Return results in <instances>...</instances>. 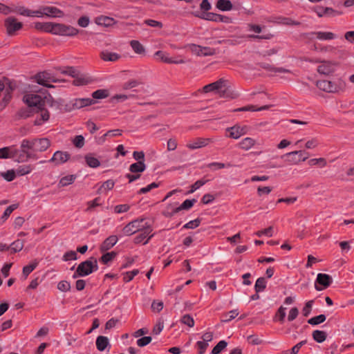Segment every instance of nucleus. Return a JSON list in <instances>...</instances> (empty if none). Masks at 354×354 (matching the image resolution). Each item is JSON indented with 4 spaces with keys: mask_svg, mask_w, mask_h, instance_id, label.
<instances>
[{
    "mask_svg": "<svg viewBox=\"0 0 354 354\" xmlns=\"http://www.w3.org/2000/svg\"><path fill=\"white\" fill-rule=\"evenodd\" d=\"M98 269L97 261L95 257H91L89 259L84 261L80 263L76 269V271L73 275V278L75 279L79 277L87 276L91 274L93 271Z\"/></svg>",
    "mask_w": 354,
    "mask_h": 354,
    "instance_id": "f257e3e1",
    "label": "nucleus"
},
{
    "mask_svg": "<svg viewBox=\"0 0 354 354\" xmlns=\"http://www.w3.org/2000/svg\"><path fill=\"white\" fill-rule=\"evenodd\" d=\"M316 86L324 92L335 93L344 91L346 85L342 80H338L337 82L323 80L317 81Z\"/></svg>",
    "mask_w": 354,
    "mask_h": 354,
    "instance_id": "f03ea898",
    "label": "nucleus"
},
{
    "mask_svg": "<svg viewBox=\"0 0 354 354\" xmlns=\"http://www.w3.org/2000/svg\"><path fill=\"white\" fill-rule=\"evenodd\" d=\"M79 32V30L69 25L59 23H52L51 34L62 36L73 37Z\"/></svg>",
    "mask_w": 354,
    "mask_h": 354,
    "instance_id": "7ed1b4c3",
    "label": "nucleus"
},
{
    "mask_svg": "<svg viewBox=\"0 0 354 354\" xmlns=\"http://www.w3.org/2000/svg\"><path fill=\"white\" fill-rule=\"evenodd\" d=\"M24 101L28 107L38 113L45 106V101L41 96L36 94H28L24 97Z\"/></svg>",
    "mask_w": 354,
    "mask_h": 354,
    "instance_id": "20e7f679",
    "label": "nucleus"
},
{
    "mask_svg": "<svg viewBox=\"0 0 354 354\" xmlns=\"http://www.w3.org/2000/svg\"><path fill=\"white\" fill-rule=\"evenodd\" d=\"M227 80L221 78L218 80L205 85L203 88V91L205 93H209L211 91H216L221 97H223L226 93V86H227Z\"/></svg>",
    "mask_w": 354,
    "mask_h": 354,
    "instance_id": "39448f33",
    "label": "nucleus"
},
{
    "mask_svg": "<svg viewBox=\"0 0 354 354\" xmlns=\"http://www.w3.org/2000/svg\"><path fill=\"white\" fill-rule=\"evenodd\" d=\"M33 78L37 84L47 88L54 87L52 84H50V82H59V80L55 79L50 73L46 71L37 73Z\"/></svg>",
    "mask_w": 354,
    "mask_h": 354,
    "instance_id": "423d86ee",
    "label": "nucleus"
},
{
    "mask_svg": "<svg viewBox=\"0 0 354 354\" xmlns=\"http://www.w3.org/2000/svg\"><path fill=\"white\" fill-rule=\"evenodd\" d=\"M315 62L321 64L317 67V71L319 74H322L324 75H329L335 72V67L338 65V63L336 62L321 59H316Z\"/></svg>",
    "mask_w": 354,
    "mask_h": 354,
    "instance_id": "0eeeda50",
    "label": "nucleus"
},
{
    "mask_svg": "<svg viewBox=\"0 0 354 354\" xmlns=\"http://www.w3.org/2000/svg\"><path fill=\"white\" fill-rule=\"evenodd\" d=\"M333 282L332 277L327 274L319 273L317 274L315 284L317 290L321 291L324 288H327Z\"/></svg>",
    "mask_w": 354,
    "mask_h": 354,
    "instance_id": "6e6552de",
    "label": "nucleus"
},
{
    "mask_svg": "<svg viewBox=\"0 0 354 354\" xmlns=\"http://www.w3.org/2000/svg\"><path fill=\"white\" fill-rule=\"evenodd\" d=\"M4 25L9 36L14 35L15 32L20 30L23 26L22 23L18 22L17 19L12 17H8L4 21Z\"/></svg>",
    "mask_w": 354,
    "mask_h": 354,
    "instance_id": "1a4fd4ad",
    "label": "nucleus"
},
{
    "mask_svg": "<svg viewBox=\"0 0 354 354\" xmlns=\"http://www.w3.org/2000/svg\"><path fill=\"white\" fill-rule=\"evenodd\" d=\"M144 218L140 219H136L134 221H132L131 222L129 223L127 225H126L124 228L122 229L123 233L127 236H130L138 231L141 230L143 225H141V223L143 222Z\"/></svg>",
    "mask_w": 354,
    "mask_h": 354,
    "instance_id": "9d476101",
    "label": "nucleus"
},
{
    "mask_svg": "<svg viewBox=\"0 0 354 354\" xmlns=\"http://www.w3.org/2000/svg\"><path fill=\"white\" fill-rule=\"evenodd\" d=\"M50 145L51 142L47 138L33 139L34 151L35 152L45 151L50 147Z\"/></svg>",
    "mask_w": 354,
    "mask_h": 354,
    "instance_id": "9b49d317",
    "label": "nucleus"
},
{
    "mask_svg": "<svg viewBox=\"0 0 354 354\" xmlns=\"http://www.w3.org/2000/svg\"><path fill=\"white\" fill-rule=\"evenodd\" d=\"M71 158V155L67 151H57L54 153L53 157L48 160L58 165L67 162Z\"/></svg>",
    "mask_w": 354,
    "mask_h": 354,
    "instance_id": "f8f14e48",
    "label": "nucleus"
},
{
    "mask_svg": "<svg viewBox=\"0 0 354 354\" xmlns=\"http://www.w3.org/2000/svg\"><path fill=\"white\" fill-rule=\"evenodd\" d=\"M190 49L193 53L198 56H209L215 54L214 49L209 47H202L196 44H192Z\"/></svg>",
    "mask_w": 354,
    "mask_h": 354,
    "instance_id": "ddd939ff",
    "label": "nucleus"
},
{
    "mask_svg": "<svg viewBox=\"0 0 354 354\" xmlns=\"http://www.w3.org/2000/svg\"><path fill=\"white\" fill-rule=\"evenodd\" d=\"M155 57H157L160 61L167 64H184L185 61L183 58L174 59L169 57L168 54L164 51L158 50L155 53Z\"/></svg>",
    "mask_w": 354,
    "mask_h": 354,
    "instance_id": "4468645a",
    "label": "nucleus"
},
{
    "mask_svg": "<svg viewBox=\"0 0 354 354\" xmlns=\"http://www.w3.org/2000/svg\"><path fill=\"white\" fill-rule=\"evenodd\" d=\"M281 158L283 159L285 162L290 165H297L301 161H305L308 159V156H306L304 158H299L297 153L294 151L283 155Z\"/></svg>",
    "mask_w": 354,
    "mask_h": 354,
    "instance_id": "2eb2a0df",
    "label": "nucleus"
},
{
    "mask_svg": "<svg viewBox=\"0 0 354 354\" xmlns=\"http://www.w3.org/2000/svg\"><path fill=\"white\" fill-rule=\"evenodd\" d=\"M209 142L210 139L209 138H198L188 142L186 147L189 149L194 150L207 146Z\"/></svg>",
    "mask_w": 354,
    "mask_h": 354,
    "instance_id": "dca6fc26",
    "label": "nucleus"
},
{
    "mask_svg": "<svg viewBox=\"0 0 354 354\" xmlns=\"http://www.w3.org/2000/svg\"><path fill=\"white\" fill-rule=\"evenodd\" d=\"M35 114H37V118L33 122L34 125L35 126H40L44 122L48 121L50 118L49 112L47 109H44V106L39 110L38 113H35Z\"/></svg>",
    "mask_w": 354,
    "mask_h": 354,
    "instance_id": "f3484780",
    "label": "nucleus"
},
{
    "mask_svg": "<svg viewBox=\"0 0 354 354\" xmlns=\"http://www.w3.org/2000/svg\"><path fill=\"white\" fill-rule=\"evenodd\" d=\"M43 13L44 15L49 17H62L64 16V12L59 8L53 6H44Z\"/></svg>",
    "mask_w": 354,
    "mask_h": 354,
    "instance_id": "a211bd4d",
    "label": "nucleus"
},
{
    "mask_svg": "<svg viewBox=\"0 0 354 354\" xmlns=\"http://www.w3.org/2000/svg\"><path fill=\"white\" fill-rule=\"evenodd\" d=\"M95 101L92 98H76L71 101L73 109H81L93 104Z\"/></svg>",
    "mask_w": 354,
    "mask_h": 354,
    "instance_id": "6ab92c4d",
    "label": "nucleus"
},
{
    "mask_svg": "<svg viewBox=\"0 0 354 354\" xmlns=\"http://www.w3.org/2000/svg\"><path fill=\"white\" fill-rule=\"evenodd\" d=\"M227 130L230 132V138H232L234 139H238L241 136L246 133L247 127L234 125L232 127L227 128Z\"/></svg>",
    "mask_w": 354,
    "mask_h": 354,
    "instance_id": "aec40b11",
    "label": "nucleus"
},
{
    "mask_svg": "<svg viewBox=\"0 0 354 354\" xmlns=\"http://www.w3.org/2000/svg\"><path fill=\"white\" fill-rule=\"evenodd\" d=\"M140 231L141 233L134 238V243L136 244L141 243L152 232L151 225L145 223Z\"/></svg>",
    "mask_w": 354,
    "mask_h": 354,
    "instance_id": "412c9836",
    "label": "nucleus"
},
{
    "mask_svg": "<svg viewBox=\"0 0 354 354\" xmlns=\"http://www.w3.org/2000/svg\"><path fill=\"white\" fill-rule=\"evenodd\" d=\"M118 241V237L115 235H111L106 238L101 244L100 250L104 252L113 247Z\"/></svg>",
    "mask_w": 354,
    "mask_h": 354,
    "instance_id": "4be33fe9",
    "label": "nucleus"
},
{
    "mask_svg": "<svg viewBox=\"0 0 354 354\" xmlns=\"http://www.w3.org/2000/svg\"><path fill=\"white\" fill-rule=\"evenodd\" d=\"M259 66L265 69L266 71L271 73H290L291 71L288 69L282 67H275L270 64L261 62L259 64Z\"/></svg>",
    "mask_w": 354,
    "mask_h": 354,
    "instance_id": "5701e85b",
    "label": "nucleus"
},
{
    "mask_svg": "<svg viewBox=\"0 0 354 354\" xmlns=\"http://www.w3.org/2000/svg\"><path fill=\"white\" fill-rule=\"evenodd\" d=\"M21 148L22 150V153H26V158H31L32 157L31 153H30L28 150H32L34 151L33 139L32 140H28V139L23 140L21 143Z\"/></svg>",
    "mask_w": 354,
    "mask_h": 354,
    "instance_id": "b1692460",
    "label": "nucleus"
},
{
    "mask_svg": "<svg viewBox=\"0 0 354 354\" xmlns=\"http://www.w3.org/2000/svg\"><path fill=\"white\" fill-rule=\"evenodd\" d=\"M307 36L315 35L319 40H331L335 38L334 33L331 32H311L306 34Z\"/></svg>",
    "mask_w": 354,
    "mask_h": 354,
    "instance_id": "393cba45",
    "label": "nucleus"
},
{
    "mask_svg": "<svg viewBox=\"0 0 354 354\" xmlns=\"http://www.w3.org/2000/svg\"><path fill=\"white\" fill-rule=\"evenodd\" d=\"M120 55L116 53H111L107 50L102 51L100 57L105 62H115L120 58Z\"/></svg>",
    "mask_w": 354,
    "mask_h": 354,
    "instance_id": "a878e982",
    "label": "nucleus"
},
{
    "mask_svg": "<svg viewBox=\"0 0 354 354\" xmlns=\"http://www.w3.org/2000/svg\"><path fill=\"white\" fill-rule=\"evenodd\" d=\"M18 150L10 151V147H5L0 149V158H14L17 156Z\"/></svg>",
    "mask_w": 354,
    "mask_h": 354,
    "instance_id": "bb28decb",
    "label": "nucleus"
},
{
    "mask_svg": "<svg viewBox=\"0 0 354 354\" xmlns=\"http://www.w3.org/2000/svg\"><path fill=\"white\" fill-rule=\"evenodd\" d=\"M109 344L108 337L105 336H98L96 339V347L98 351H103Z\"/></svg>",
    "mask_w": 354,
    "mask_h": 354,
    "instance_id": "cd10ccee",
    "label": "nucleus"
},
{
    "mask_svg": "<svg viewBox=\"0 0 354 354\" xmlns=\"http://www.w3.org/2000/svg\"><path fill=\"white\" fill-rule=\"evenodd\" d=\"M256 144V140L252 138H245L239 142V147L243 150L250 149Z\"/></svg>",
    "mask_w": 354,
    "mask_h": 354,
    "instance_id": "c85d7f7f",
    "label": "nucleus"
},
{
    "mask_svg": "<svg viewBox=\"0 0 354 354\" xmlns=\"http://www.w3.org/2000/svg\"><path fill=\"white\" fill-rule=\"evenodd\" d=\"M53 22H36L34 24V27L37 30L44 31L50 33Z\"/></svg>",
    "mask_w": 354,
    "mask_h": 354,
    "instance_id": "c756f323",
    "label": "nucleus"
},
{
    "mask_svg": "<svg viewBox=\"0 0 354 354\" xmlns=\"http://www.w3.org/2000/svg\"><path fill=\"white\" fill-rule=\"evenodd\" d=\"M271 105H265L261 106L259 108H257L254 105H248L245 106H243L236 109H234V111H262L268 109Z\"/></svg>",
    "mask_w": 354,
    "mask_h": 354,
    "instance_id": "7c9ffc66",
    "label": "nucleus"
},
{
    "mask_svg": "<svg viewBox=\"0 0 354 354\" xmlns=\"http://www.w3.org/2000/svg\"><path fill=\"white\" fill-rule=\"evenodd\" d=\"M85 161L88 166L92 168H96L100 165L99 160L94 157L92 153H88L85 156Z\"/></svg>",
    "mask_w": 354,
    "mask_h": 354,
    "instance_id": "2f4dec72",
    "label": "nucleus"
},
{
    "mask_svg": "<svg viewBox=\"0 0 354 354\" xmlns=\"http://www.w3.org/2000/svg\"><path fill=\"white\" fill-rule=\"evenodd\" d=\"M233 6L230 0H218L216 8L222 11H228L232 10Z\"/></svg>",
    "mask_w": 354,
    "mask_h": 354,
    "instance_id": "473e14b6",
    "label": "nucleus"
},
{
    "mask_svg": "<svg viewBox=\"0 0 354 354\" xmlns=\"http://www.w3.org/2000/svg\"><path fill=\"white\" fill-rule=\"evenodd\" d=\"M146 169V165L144 162H137L133 163L129 167V171L132 173H141Z\"/></svg>",
    "mask_w": 354,
    "mask_h": 354,
    "instance_id": "72a5a7b5",
    "label": "nucleus"
},
{
    "mask_svg": "<svg viewBox=\"0 0 354 354\" xmlns=\"http://www.w3.org/2000/svg\"><path fill=\"white\" fill-rule=\"evenodd\" d=\"M312 336L315 342L322 343L326 340L327 334L325 331L315 330L313 332Z\"/></svg>",
    "mask_w": 354,
    "mask_h": 354,
    "instance_id": "f704fd0d",
    "label": "nucleus"
},
{
    "mask_svg": "<svg viewBox=\"0 0 354 354\" xmlns=\"http://www.w3.org/2000/svg\"><path fill=\"white\" fill-rule=\"evenodd\" d=\"M39 262L37 260H33L29 265L23 268L22 273L25 279L37 268Z\"/></svg>",
    "mask_w": 354,
    "mask_h": 354,
    "instance_id": "c9c22d12",
    "label": "nucleus"
},
{
    "mask_svg": "<svg viewBox=\"0 0 354 354\" xmlns=\"http://www.w3.org/2000/svg\"><path fill=\"white\" fill-rule=\"evenodd\" d=\"M130 45L136 53L139 55L145 54V49L140 41L137 40H132L130 41Z\"/></svg>",
    "mask_w": 354,
    "mask_h": 354,
    "instance_id": "e433bc0d",
    "label": "nucleus"
},
{
    "mask_svg": "<svg viewBox=\"0 0 354 354\" xmlns=\"http://www.w3.org/2000/svg\"><path fill=\"white\" fill-rule=\"evenodd\" d=\"M18 207V204H13L8 207L0 218V224H3L12 214V212Z\"/></svg>",
    "mask_w": 354,
    "mask_h": 354,
    "instance_id": "4c0bfd02",
    "label": "nucleus"
},
{
    "mask_svg": "<svg viewBox=\"0 0 354 354\" xmlns=\"http://www.w3.org/2000/svg\"><path fill=\"white\" fill-rule=\"evenodd\" d=\"M115 183L113 180H107L98 189L97 193L102 194L113 188Z\"/></svg>",
    "mask_w": 354,
    "mask_h": 354,
    "instance_id": "58836bf2",
    "label": "nucleus"
},
{
    "mask_svg": "<svg viewBox=\"0 0 354 354\" xmlns=\"http://www.w3.org/2000/svg\"><path fill=\"white\" fill-rule=\"evenodd\" d=\"M196 202V199H192V200L187 199L179 207L175 208V212H180V211L184 210V209L187 210V209H190Z\"/></svg>",
    "mask_w": 354,
    "mask_h": 354,
    "instance_id": "ea45409f",
    "label": "nucleus"
},
{
    "mask_svg": "<svg viewBox=\"0 0 354 354\" xmlns=\"http://www.w3.org/2000/svg\"><path fill=\"white\" fill-rule=\"evenodd\" d=\"M35 111L30 109V107L26 108V109H20L17 115L21 118H28L29 117L33 116L35 115Z\"/></svg>",
    "mask_w": 354,
    "mask_h": 354,
    "instance_id": "a19ab883",
    "label": "nucleus"
},
{
    "mask_svg": "<svg viewBox=\"0 0 354 354\" xmlns=\"http://www.w3.org/2000/svg\"><path fill=\"white\" fill-rule=\"evenodd\" d=\"M266 280L264 277H259L257 279L254 285L255 291L257 292L263 291L266 288Z\"/></svg>",
    "mask_w": 354,
    "mask_h": 354,
    "instance_id": "79ce46f5",
    "label": "nucleus"
},
{
    "mask_svg": "<svg viewBox=\"0 0 354 354\" xmlns=\"http://www.w3.org/2000/svg\"><path fill=\"white\" fill-rule=\"evenodd\" d=\"M239 315V312L237 310H230L229 313H224L222 315L221 322H227L233 319H234L236 317H237Z\"/></svg>",
    "mask_w": 354,
    "mask_h": 354,
    "instance_id": "37998d69",
    "label": "nucleus"
},
{
    "mask_svg": "<svg viewBox=\"0 0 354 354\" xmlns=\"http://www.w3.org/2000/svg\"><path fill=\"white\" fill-rule=\"evenodd\" d=\"M75 178H76V177L74 175H68V176L62 177L59 182V187H66L67 185H69L74 182Z\"/></svg>",
    "mask_w": 354,
    "mask_h": 354,
    "instance_id": "c03bdc74",
    "label": "nucleus"
},
{
    "mask_svg": "<svg viewBox=\"0 0 354 354\" xmlns=\"http://www.w3.org/2000/svg\"><path fill=\"white\" fill-rule=\"evenodd\" d=\"M109 96V91L106 89H98L92 93L93 99H104Z\"/></svg>",
    "mask_w": 354,
    "mask_h": 354,
    "instance_id": "a18cd8bd",
    "label": "nucleus"
},
{
    "mask_svg": "<svg viewBox=\"0 0 354 354\" xmlns=\"http://www.w3.org/2000/svg\"><path fill=\"white\" fill-rule=\"evenodd\" d=\"M326 319L325 315L321 314L318 316L313 317L308 320V323L310 325H318L323 323Z\"/></svg>",
    "mask_w": 354,
    "mask_h": 354,
    "instance_id": "49530a36",
    "label": "nucleus"
},
{
    "mask_svg": "<svg viewBox=\"0 0 354 354\" xmlns=\"http://www.w3.org/2000/svg\"><path fill=\"white\" fill-rule=\"evenodd\" d=\"M12 253L20 252L24 248V241L19 239L12 242L10 245Z\"/></svg>",
    "mask_w": 354,
    "mask_h": 354,
    "instance_id": "de8ad7c7",
    "label": "nucleus"
},
{
    "mask_svg": "<svg viewBox=\"0 0 354 354\" xmlns=\"http://www.w3.org/2000/svg\"><path fill=\"white\" fill-rule=\"evenodd\" d=\"M32 170V167L30 165H21L17 170L16 173L18 176H24L29 174Z\"/></svg>",
    "mask_w": 354,
    "mask_h": 354,
    "instance_id": "09e8293b",
    "label": "nucleus"
},
{
    "mask_svg": "<svg viewBox=\"0 0 354 354\" xmlns=\"http://www.w3.org/2000/svg\"><path fill=\"white\" fill-rule=\"evenodd\" d=\"M116 254L115 252H106L101 257L100 260L104 264H108L115 257Z\"/></svg>",
    "mask_w": 354,
    "mask_h": 354,
    "instance_id": "8fccbe9b",
    "label": "nucleus"
},
{
    "mask_svg": "<svg viewBox=\"0 0 354 354\" xmlns=\"http://www.w3.org/2000/svg\"><path fill=\"white\" fill-rule=\"evenodd\" d=\"M198 17V15H197ZM200 18L218 22V14L213 13V12H206L203 13L201 16H199Z\"/></svg>",
    "mask_w": 354,
    "mask_h": 354,
    "instance_id": "3c124183",
    "label": "nucleus"
},
{
    "mask_svg": "<svg viewBox=\"0 0 354 354\" xmlns=\"http://www.w3.org/2000/svg\"><path fill=\"white\" fill-rule=\"evenodd\" d=\"M227 345V342L225 340L220 341L212 349V354H218L221 353Z\"/></svg>",
    "mask_w": 354,
    "mask_h": 354,
    "instance_id": "603ef678",
    "label": "nucleus"
},
{
    "mask_svg": "<svg viewBox=\"0 0 354 354\" xmlns=\"http://www.w3.org/2000/svg\"><path fill=\"white\" fill-rule=\"evenodd\" d=\"M181 323L188 326L189 327H193L194 326V320L191 315L189 314L185 315L180 319Z\"/></svg>",
    "mask_w": 354,
    "mask_h": 354,
    "instance_id": "864d4df0",
    "label": "nucleus"
},
{
    "mask_svg": "<svg viewBox=\"0 0 354 354\" xmlns=\"http://www.w3.org/2000/svg\"><path fill=\"white\" fill-rule=\"evenodd\" d=\"M57 289L62 292L69 291L71 289V284L67 281H61L57 284Z\"/></svg>",
    "mask_w": 354,
    "mask_h": 354,
    "instance_id": "5fc2aeb1",
    "label": "nucleus"
},
{
    "mask_svg": "<svg viewBox=\"0 0 354 354\" xmlns=\"http://www.w3.org/2000/svg\"><path fill=\"white\" fill-rule=\"evenodd\" d=\"M16 174L17 173L14 170H8L1 174L3 178L8 182L13 180L16 177Z\"/></svg>",
    "mask_w": 354,
    "mask_h": 354,
    "instance_id": "6e6d98bb",
    "label": "nucleus"
},
{
    "mask_svg": "<svg viewBox=\"0 0 354 354\" xmlns=\"http://www.w3.org/2000/svg\"><path fill=\"white\" fill-rule=\"evenodd\" d=\"M73 145L77 148H82L84 145V138L82 135L76 136L73 140Z\"/></svg>",
    "mask_w": 354,
    "mask_h": 354,
    "instance_id": "4d7b16f0",
    "label": "nucleus"
},
{
    "mask_svg": "<svg viewBox=\"0 0 354 354\" xmlns=\"http://www.w3.org/2000/svg\"><path fill=\"white\" fill-rule=\"evenodd\" d=\"M313 302V300H310L306 303L304 307L302 309L303 315L304 317H308L310 314Z\"/></svg>",
    "mask_w": 354,
    "mask_h": 354,
    "instance_id": "13d9d810",
    "label": "nucleus"
},
{
    "mask_svg": "<svg viewBox=\"0 0 354 354\" xmlns=\"http://www.w3.org/2000/svg\"><path fill=\"white\" fill-rule=\"evenodd\" d=\"M201 218H196L195 220L191 221L188 223H187L185 225H184L183 228L185 229H195L196 227H198L201 224Z\"/></svg>",
    "mask_w": 354,
    "mask_h": 354,
    "instance_id": "bf43d9fd",
    "label": "nucleus"
},
{
    "mask_svg": "<svg viewBox=\"0 0 354 354\" xmlns=\"http://www.w3.org/2000/svg\"><path fill=\"white\" fill-rule=\"evenodd\" d=\"M281 21L280 23L284 25H289V26H299L301 23L297 21H295L292 19L291 18L288 17H282L280 18Z\"/></svg>",
    "mask_w": 354,
    "mask_h": 354,
    "instance_id": "052dcab7",
    "label": "nucleus"
},
{
    "mask_svg": "<svg viewBox=\"0 0 354 354\" xmlns=\"http://www.w3.org/2000/svg\"><path fill=\"white\" fill-rule=\"evenodd\" d=\"M308 164L310 166H313L317 164H320L321 167H325L326 165V160L324 158H313L308 161Z\"/></svg>",
    "mask_w": 354,
    "mask_h": 354,
    "instance_id": "680f3d73",
    "label": "nucleus"
},
{
    "mask_svg": "<svg viewBox=\"0 0 354 354\" xmlns=\"http://www.w3.org/2000/svg\"><path fill=\"white\" fill-rule=\"evenodd\" d=\"M207 182H208V180H203V179L196 181L192 185L191 189L189 191V193H193L194 192H195L196 189H198L201 186L204 185Z\"/></svg>",
    "mask_w": 354,
    "mask_h": 354,
    "instance_id": "e2e57ef3",
    "label": "nucleus"
},
{
    "mask_svg": "<svg viewBox=\"0 0 354 354\" xmlns=\"http://www.w3.org/2000/svg\"><path fill=\"white\" fill-rule=\"evenodd\" d=\"M77 259V254L76 252L71 250L66 252L63 256V260L64 261H68L69 260H76Z\"/></svg>",
    "mask_w": 354,
    "mask_h": 354,
    "instance_id": "0e129e2a",
    "label": "nucleus"
},
{
    "mask_svg": "<svg viewBox=\"0 0 354 354\" xmlns=\"http://www.w3.org/2000/svg\"><path fill=\"white\" fill-rule=\"evenodd\" d=\"M151 337L145 336L142 337L137 340V344L140 347H143L149 344L151 342Z\"/></svg>",
    "mask_w": 354,
    "mask_h": 354,
    "instance_id": "69168bd1",
    "label": "nucleus"
},
{
    "mask_svg": "<svg viewBox=\"0 0 354 354\" xmlns=\"http://www.w3.org/2000/svg\"><path fill=\"white\" fill-rule=\"evenodd\" d=\"M209 344L207 342H205L203 341H198L196 344V346L198 349V354H203L205 352Z\"/></svg>",
    "mask_w": 354,
    "mask_h": 354,
    "instance_id": "338daca9",
    "label": "nucleus"
},
{
    "mask_svg": "<svg viewBox=\"0 0 354 354\" xmlns=\"http://www.w3.org/2000/svg\"><path fill=\"white\" fill-rule=\"evenodd\" d=\"M164 328V322L162 320L159 319L157 324L154 326L152 333L154 335H158L162 330Z\"/></svg>",
    "mask_w": 354,
    "mask_h": 354,
    "instance_id": "774afa93",
    "label": "nucleus"
}]
</instances>
